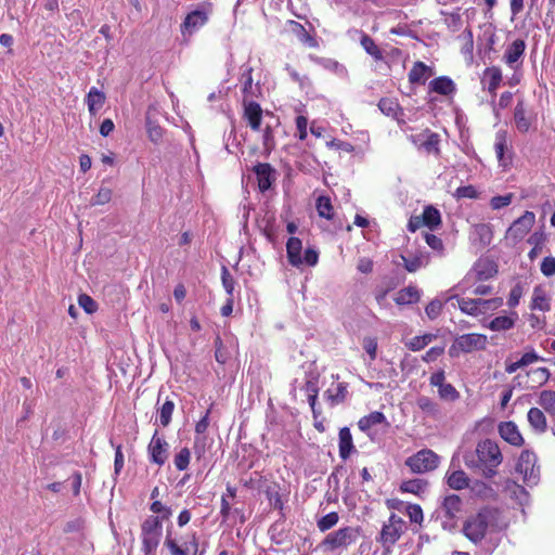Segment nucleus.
<instances>
[{
  "label": "nucleus",
  "mask_w": 555,
  "mask_h": 555,
  "mask_svg": "<svg viewBox=\"0 0 555 555\" xmlns=\"http://www.w3.org/2000/svg\"><path fill=\"white\" fill-rule=\"evenodd\" d=\"M424 237L430 248L437 251L443 250V243L440 237L431 233H425Z\"/></svg>",
  "instance_id": "0e129e2a"
},
{
  "label": "nucleus",
  "mask_w": 555,
  "mask_h": 555,
  "mask_svg": "<svg viewBox=\"0 0 555 555\" xmlns=\"http://www.w3.org/2000/svg\"><path fill=\"white\" fill-rule=\"evenodd\" d=\"M435 338H436V335H434V334H425L422 336H415L406 344V346L413 351H418V350H422L424 347H426Z\"/></svg>",
  "instance_id": "37998d69"
},
{
  "label": "nucleus",
  "mask_w": 555,
  "mask_h": 555,
  "mask_svg": "<svg viewBox=\"0 0 555 555\" xmlns=\"http://www.w3.org/2000/svg\"><path fill=\"white\" fill-rule=\"evenodd\" d=\"M438 392L443 400L455 401L460 398V392L451 384L444 383Z\"/></svg>",
  "instance_id": "09e8293b"
},
{
  "label": "nucleus",
  "mask_w": 555,
  "mask_h": 555,
  "mask_svg": "<svg viewBox=\"0 0 555 555\" xmlns=\"http://www.w3.org/2000/svg\"><path fill=\"white\" fill-rule=\"evenodd\" d=\"M251 73H253V68L248 66L244 69V72L241 75V82L243 86L242 91L244 94L250 93L251 86H253Z\"/></svg>",
  "instance_id": "052dcab7"
},
{
  "label": "nucleus",
  "mask_w": 555,
  "mask_h": 555,
  "mask_svg": "<svg viewBox=\"0 0 555 555\" xmlns=\"http://www.w3.org/2000/svg\"><path fill=\"white\" fill-rule=\"evenodd\" d=\"M538 404L551 416H555V390L541 391Z\"/></svg>",
  "instance_id": "473e14b6"
},
{
  "label": "nucleus",
  "mask_w": 555,
  "mask_h": 555,
  "mask_svg": "<svg viewBox=\"0 0 555 555\" xmlns=\"http://www.w3.org/2000/svg\"><path fill=\"white\" fill-rule=\"evenodd\" d=\"M428 69V66L423 62H416L409 73V81L411 83L424 85L426 81L425 74Z\"/></svg>",
  "instance_id": "e433bc0d"
},
{
  "label": "nucleus",
  "mask_w": 555,
  "mask_h": 555,
  "mask_svg": "<svg viewBox=\"0 0 555 555\" xmlns=\"http://www.w3.org/2000/svg\"><path fill=\"white\" fill-rule=\"evenodd\" d=\"M347 393V385L345 383H340L337 386L336 393L330 395L328 398L331 399L332 403H341L345 401Z\"/></svg>",
  "instance_id": "69168bd1"
},
{
  "label": "nucleus",
  "mask_w": 555,
  "mask_h": 555,
  "mask_svg": "<svg viewBox=\"0 0 555 555\" xmlns=\"http://www.w3.org/2000/svg\"><path fill=\"white\" fill-rule=\"evenodd\" d=\"M421 298L420 291L415 286H408L398 292L395 301L397 305H411Z\"/></svg>",
  "instance_id": "a878e982"
},
{
  "label": "nucleus",
  "mask_w": 555,
  "mask_h": 555,
  "mask_svg": "<svg viewBox=\"0 0 555 555\" xmlns=\"http://www.w3.org/2000/svg\"><path fill=\"white\" fill-rule=\"evenodd\" d=\"M440 457L430 449H422L405 460V465L414 474H424L436 469Z\"/></svg>",
  "instance_id": "20e7f679"
},
{
  "label": "nucleus",
  "mask_w": 555,
  "mask_h": 555,
  "mask_svg": "<svg viewBox=\"0 0 555 555\" xmlns=\"http://www.w3.org/2000/svg\"><path fill=\"white\" fill-rule=\"evenodd\" d=\"M402 530L400 527L384 525L380 531L379 542L387 550L390 548L400 538Z\"/></svg>",
  "instance_id": "aec40b11"
},
{
  "label": "nucleus",
  "mask_w": 555,
  "mask_h": 555,
  "mask_svg": "<svg viewBox=\"0 0 555 555\" xmlns=\"http://www.w3.org/2000/svg\"><path fill=\"white\" fill-rule=\"evenodd\" d=\"M474 241H478L482 247L491 244L493 232L488 223H477L473 231Z\"/></svg>",
  "instance_id": "5701e85b"
},
{
  "label": "nucleus",
  "mask_w": 555,
  "mask_h": 555,
  "mask_svg": "<svg viewBox=\"0 0 555 555\" xmlns=\"http://www.w3.org/2000/svg\"><path fill=\"white\" fill-rule=\"evenodd\" d=\"M429 89L438 94L449 95L455 91V85L449 77L441 76L429 82Z\"/></svg>",
  "instance_id": "412c9836"
},
{
  "label": "nucleus",
  "mask_w": 555,
  "mask_h": 555,
  "mask_svg": "<svg viewBox=\"0 0 555 555\" xmlns=\"http://www.w3.org/2000/svg\"><path fill=\"white\" fill-rule=\"evenodd\" d=\"M208 17L203 11H193L189 13L182 24V31L193 33L207 22Z\"/></svg>",
  "instance_id": "dca6fc26"
},
{
  "label": "nucleus",
  "mask_w": 555,
  "mask_h": 555,
  "mask_svg": "<svg viewBox=\"0 0 555 555\" xmlns=\"http://www.w3.org/2000/svg\"><path fill=\"white\" fill-rule=\"evenodd\" d=\"M501 462L500 448L490 439L480 441L474 452H467L464 455L465 465L476 473H480L485 478H492L496 474L495 468Z\"/></svg>",
  "instance_id": "f257e3e1"
},
{
  "label": "nucleus",
  "mask_w": 555,
  "mask_h": 555,
  "mask_svg": "<svg viewBox=\"0 0 555 555\" xmlns=\"http://www.w3.org/2000/svg\"><path fill=\"white\" fill-rule=\"evenodd\" d=\"M164 545L170 551L171 555H189L188 548L180 545L173 537L172 525L167 526Z\"/></svg>",
  "instance_id": "393cba45"
},
{
  "label": "nucleus",
  "mask_w": 555,
  "mask_h": 555,
  "mask_svg": "<svg viewBox=\"0 0 555 555\" xmlns=\"http://www.w3.org/2000/svg\"><path fill=\"white\" fill-rule=\"evenodd\" d=\"M417 405L422 411L433 415L438 412L437 404L428 397H420L417 399Z\"/></svg>",
  "instance_id": "6e6d98bb"
},
{
  "label": "nucleus",
  "mask_w": 555,
  "mask_h": 555,
  "mask_svg": "<svg viewBox=\"0 0 555 555\" xmlns=\"http://www.w3.org/2000/svg\"><path fill=\"white\" fill-rule=\"evenodd\" d=\"M301 249L302 243L298 237L292 236L288 238L286 243V254L288 262L293 267L298 268L300 264H302Z\"/></svg>",
  "instance_id": "2eb2a0df"
},
{
  "label": "nucleus",
  "mask_w": 555,
  "mask_h": 555,
  "mask_svg": "<svg viewBox=\"0 0 555 555\" xmlns=\"http://www.w3.org/2000/svg\"><path fill=\"white\" fill-rule=\"evenodd\" d=\"M425 137L423 142L420 143V149L425 150L428 154L434 153L436 155L440 154L439 142L440 137L438 133L430 132L429 130L425 131Z\"/></svg>",
  "instance_id": "2f4dec72"
},
{
  "label": "nucleus",
  "mask_w": 555,
  "mask_h": 555,
  "mask_svg": "<svg viewBox=\"0 0 555 555\" xmlns=\"http://www.w3.org/2000/svg\"><path fill=\"white\" fill-rule=\"evenodd\" d=\"M163 534V525L158 517L149 516L141 525L142 551L145 555H156Z\"/></svg>",
  "instance_id": "7ed1b4c3"
},
{
  "label": "nucleus",
  "mask_w": 555,
  "mask_h": 555,
  "mask_svg": "<svg viewBox=\"0 0 555 555\" xmlns=\"http://www.w3.org/2000/svg\"><path fill=\"white\" fill-rule=\"evenodd\" d=\"M111 198H112V190L109 188L102 186V188H100L96 195L91 199V205L92 206L104 205V204L108 203L111 201Z\"/></svg>",
  "instance_id": "3c124183"
},
{
  "label": "nucleus",
  "mask_w": 555,
  "mask_h": 555,
  "mask_svg": "<svg viewBox=\"0 0 555 555\" xmlns=\"http://www.w3.org/2000/svg\"><path fill=\"white\" fill-rule=\"evenodd\" d=\"M338 521V514L336 512H332L323 516L318 521V527L321 531H326L334 527Z\"/></svg>",
  "instance_id": "8fccbe9b"
},
{
  "label": "nucleus",
  "mask_w": 555,
  "mask_h": 555,
  "mask_svg": "<svg viewBox=\"0 0 555 555\" xmlns=\"http://www.w3.org/2000/svg\"><path fill=\"white\" fill-rule=\"evenodd\" d=\"M173 410L175 403L171 400H166L159 409V422L164 427L169 425Z\"/></svg>",
  "instance_id": "49530a36"
},
{
  "label": "nucleus",
  "mask_w": 555,
  "mask_h": 555,
  "mask_svg": "<svg viewBox=\"0 0 555 555\" xmlns=\"http://www.w3.org/2000/svg\"><path fill=\"white\" fill-rule=\"evenodd\" d=\"M528 422L532 429L539 434L545 433L547 429V421L544 412L539 408H531L528 411Z\"/></svg>",
  "instance_id": "a211bd4d"
},
{
  "label": "nucleus",
  "mask_w": 555,
  "mask_h": 555,
  "mask_svg": "<svg viewBox=\"0 0 555 555\" xmlns=\"http://www.w3.org/2000/svg\"><path fill=\"white\" fill-rule=\"evenodd\" d=\"M456 196L459 198H476L477 191L473 185L460 186L456 190Z\"/></svg>",
  "instance_id": "774afa93"
},
{
  "label": "nucleus",
  "mask_w": 555,
  "mask_h": 555,
  "mask_svg": "<svg viewBox=\"0 0 555 555\" xmlns=\"http://www.w3.org/2000/svg\"><path fill=\"white\" fill-rule=\"evenodd\" d=\"M254 172L258 179V186L261 192L268 191L274 181L273 168L270 164L259 163L254 167Z\"/></svg>",
  "instance_id": "f8f14e48"
},
{
  "label": "nucleus",
  "mask_w": 555,
  "mask_h": 555,
  "mask_svg": "<svg viewBox=\"0 0 555 555\" xmlns=\"http://www.w3.org/2000/svg\"><path fill=\"white\" fill-rule=\"evenodd\" d=\"M462 506L463 502L461 498L456 494H450L444 498L441 504V509L447 518L454 519L462 513Z\"/></svg>",
  "instance_id": "4468645a"
},
{
  "label": "nucleus",
  "mask_w": 555,
  "mask_h": 555,
  "mask_svg": "<svg viewBox=\"0 0 555 555\" xmlns=\"http://www.w3.org/2000/svg\"><path fill=\"white\" fill-rule=\"evenodd\" d=\"M514 120L517 129L520 132H527L529 130L531 122L529 118L526 116V109L522 100H519L515 107Z\"/></svg>",
  "instance_id": "cd10ccee"
},
{
  "label": "nucleus",
  "mask_w": 555,
  "mask_h": 555,
  "mask_svg": "<svg viewBox=\"0 0 555 555\" xmlns=\"http://www.w3.org/2000/svg\"><path fill=\"white\" fill-rule=\"evenodd\" d=\"M385 422V415L382 412L374 411L369 415L361 417L358 422V426L360 430L367 431L371 427Z\"/></svg>",
  "instance_id": "c756f323"
},
{
  "label": "nucleus",
  "mask_w": 555,
  "mask_h": 555,
  "mask_svg": "<svg viewBox=\"0 0 555 555\" xmlns=\"http://www.w3.org/2000/svg\"><path fill=\"white\" fill-rule=\"evenodd\" d=\"M442 302L438 299L431 300L425 308V312L430 320H435L442 311Z\"/></svg>",
  "instance_id": "4d7b16f0"
},
{
  "label": "nucleus",
  "mask_w": 555,
  "mask_h": 555,
  "mask_svg": "<svg viewBox=\"0 0 555 555\" xmlns=\"http://www.w3.org/2000/svg\"><path fill=\"white\" fill-rule=\"evenodd\" d=\"M541 272L547 278L555 275V258L554 257L547 256L542 260Z\"/></svg>",
  "instance_id": "680f3d73"
},
{
  "label": "nucleus",
  "mask_w": 555,
  "mask_h": 555,
  "mask_svg": "<svg viewBox=\"0 0 555 555\" xmlns=\"http://www.w3.org/2000/svg\"><path fill=\"white\" fill-rule=\"evenodd\" d=\"M447 482L450 488L462 490L468 486V478L463 470H455L448 476Z\"/></svg>",
  "instance_id": "4c0bfd02"
},
{
  "label": "nucleus",
  "mask_w": 555,
  "mask_h": 555,
  "mask_svg": "<svg viewBox=\"0 0 555 555\" xmlns=\"http://www.w3.org/2000/svg\"><path fill=\"white\" fill-rule=\"evenodd\" d=\"M535 221V215L532 211H525L522 216L516 219L506 231V238H512L514 243L520 242L531 230Z\"/></svg>",
  "instance_id": "0eeeda50"
},
{
  "label": "nucleus",
  "mask_w": 555,
  "mask_h": 555,
  "mask_svg": "<svg viewBox=\"0 0 555 555\" xmlns=\"http://www.w3.org/2000/svg\"><path fill=\"white\" fill-rule=\"evenodd\" d=\"M479 308L482 309L481 313H486L488 310H495L498 309L502 304L503 299L501 297H495L491 299H481L478 298Z\"/></svg>",
  "instance_id": "864d4df0"
},
{
  "label": "nucleus",
  "mask_w": 555,
  "mask_h": 555,
  "mask_svg": "<svg viewBox=\"0 0 555 555\" xmlns=\"http://www.w3.org/2000/svg\"><path fill=\"white\" fill-rule=\"evenodd\" d=\"M550 308L551 307L545 291L541 285L535 286L532 295L531 309L548 311Z\"/></svg>",
  "instance_id": "bb28decb"
},
{
  "label": "nucleus",
  "mask_w": 555,
  "mask_h": 555,
  "mask_svg": "<svg viewBox=\"0 0 555 555\" xmlns=\"http://www.w3.org/2000/svg\"><path fill=\"white\" fill-rule=\"evenodd\" d=\"M547 240V236L543 230L533 232L527 240L528 244L543 249V246Z\"/></svg>",
  "instance_id": "13d9d810"
},
{
  "label": "nucleus",
  "mask_w": 555,
  "mask_h": 555,
  "mask_svg": "<svg viewBox=\"0 0 555 555\" xmlns=\"http://www.w3.org/2000/svg\"><path fill=\"white\" fill-rule=\"evenodd\" d=\"M191 452L188 448H183L175 456V465L178 470H185L190 464Z\"/></svg>",
  "instance_id": "de8ad7c7"
},
{
  "label": "nucleus",
  "mask_w": 555,
  "mask_h": 555,
  "mask_svg": "<svg viewBox=\"0 0 555 555\" xmlns=\"http://www.w3.org/2000/svg\"><path fill=\"white\" fill-rule=\"evenodd\" d=\"M513 194L508 193L506 195H498L491 198L490 205L492 209H501L505 206H508L512 203Z\"/></svg>",
  "instance_id": "bf43d9fd"
},
{
  "label": "nucleus",
  "mask_w": 555,
  "mask_h": 555,
  "mask_svg": "<svg viewBox=\"0 0 555 555\" xmlns=\"http://www.w3.org/2000/svg\"><path fill=\"white\" fill-rule=\"evenodd\" d=\"M400 258L403 261V266L408 272H416L422 267L428 263V256L420 253L412 258H408L404 255H401Z\"/></svg>",
  "instance_id": "c85d7f7f"
},
{
  "label": "nucleus",
  "mask_w": 555,
  "mask_h": 555,
  "mask_svg": "<svg viewBox=\"0 0 555 555\" xmlns=\"http://www.w3.org/2000/svg\"><path fill=\"white\" fill-rule=\"evenodd\" d=\"M499 434L502 439L512 446L520 447L525 442L517 425L512 421L500 423Z\"/></svg>",
  "instance_id": "9d476101"
},
{
  "label": "nucleus",
  "mask_w": 555,
  "mask_h": 555,
  "mask_svg": "<svg viewBox=\"0 0 555 555\" xmlns=\"http://www.w3.org/2000/svg\"><path fill=\"white\" fill-rule=\"evenodd\" d=\"M151 462L158 466H163L169 456V444L158 436V430L154 431L151 442L147 447Z\"/></svg>",
  "instance_id": "6e6552de"
},
{
  "label": "nucleus",
  "mask_w": 555,
  "mask_h": 555,
  "mask_svg": "<svg viewBox=\"0 0 555 555\" xmlns=\"http://www.w3.org/2000/svg\"><path fill=\"white\" fill-rule=\"evenodd\" d=\"M459 308L462 312L469 314V315H477L482 312V309L479 308L478 298L477 299H470V298H457Z\"/></svg>",
  "instance_id": "a19ab883"
},
{
  "label": "nucleus",
  "mask_w": 555,
  "mask_h": 555,
  "mask_svg": "<svg viewBox=\"0 0 555 555\" xmlns=\"http://www.w3.org/2000/svg\"><path fill=\"white\" fill-rule=\"evenodd\" d=\"M221 280L227 294L231 296L233 294L235 282L229 269L225 266H223L221 270Z\"/></svg>",
  "instance_id": "5fc2aeb1"
},
{
  "label": "nucleus",
  "mask_w": 555,
  "mask_h": 555,
  "mask_svg": "<svg viewBox=\"0 0 555 555\" xmlns=\"http://www.w3.org/2000/svg\"><path fill=\"white\" fill-rule=\"evenodd\" d=\"M527 375L531 378V382H532L531 388H534V387H541L544 384H546L547 380L550 379L551 373H550L548 369H546V367H538L535 370L529 371L527 373Z\"/></svg>",
  "instance_id": "c9c22d12"
},
{
  "label": "nucleus",
  "mask_w": 555,
  "mask_h": 555,
  "mask_svg": "<svg viewBox=\"0 0 555 555\" xmlns=\"http://www.w3.org/2000/svg\"><path fill=\"white\" fill-rule=\"evenodd\" d=\"M514 324H515V322L512 318L506 317V315H501V317L494 318L490 322L489 327L492 331H505V330L512 328L514 326Z\"/></svg>",
  "instance_id": "c03bdc74"
},
{
  "label": "nucleus",
  "mask_w": 555,
  "mask_h": 555,
  "mask_svg": "<svg viewBox=\"0 0 555 555\" xmlns=\"http://www.w3.org/2000/svg\"><path fill=\"white\" fill-rule=\"evenodd\" d=\"M422 222L431 231L439 228L441 225V215L439 210L431 205L426 206L422 214Z\"/></svg>",
  "instance_id": "b1692460"
},
{
  "label": "nucleus",
  "mask_w": 555,
  "mask_h": 555,
  "mask_svg": "<svg viewBox=\"0 0 555 555\" xmlns=\"http://www.w3.org/2000/svg\"><path fill=\"white\" fill-rule=\"evenodd\" d=\"M378 108L383 114L386 116L396 117L398 111H400V106L398 102L389 99V98H382L378 102Z\"/></svg>",
  "instance_id": "79ce46f5"
},
{
  "label": "nucleus",
  "mask_w": 555,
  "mask_h": 555,
  "mask_svg": "<svg viewBox=\"0 0 555 555\" xmlns=\"http://www.w3.org/2000/svg\"><path fill=\"white\" fill-rule=\"evenodd\" d=\"M361 46L376 61L384 59V50H382L372 39V37H361Z\"/></svg>",
  "instance_id": "ea45409f"
},
{
  "label": "nucleus",
  "mask_w": 555,
  "mask_h": 555,
  "mask_svg": "<svg viewBox=\"0 0 555 555\" xmlns=\"http://www.w3.org/2000/svg\"><path fill=\"white\" fill-rule=\"evenodd\" d=\"M360 537L359 527H345L331 532L323 540V544L332 550L347 547L357 542Z\"/></svg>",
  "instance_id": "39448f33"
},
{
  "label": "nucleus",
  "mask_w": 555,
  "mask_h": 555,
  "mask_svg": "<svg viewBox=\"0 0 555 555\" xmlns=\"http://www.w3.org/2000/svg\"><path fill=\"white\" fill-rule=\"evenodd\" d=\"M493 519V509L488 507L481 508L464 521L462 531L469 541L477 544L485 539L488 527Z\"/></svg>",
  "instance_id": "f03ea898"
},
{
  "label": "nucleus",
  "mask_w": 555,
  "mask_h": 555,
  "mask_svg": "<svg viewBox=\"0 0 555 555\" xmlns=\"http://www.w3.org/2000/svg\"><path fill=\"white\" fill-rule=\"evenodd\" d=\"M525 51V42L521 39H516L506 50L505 60L507 64H513L518 61Z\"/></svg>",
  "instance_id": "f704fd0d"
},
{
  "label": "nucleus",
  "mask_w": 555,
  "mask_h": 555,
  "mask_svg": "<svg viewBox=\"0 0 555 555\" xmlns=\"http://www.w3.org/2000/svg\"><path fill=\"white\" fill-rule=\"evenodd\" d=\"M486 79H489L488 91L492 94H495V90L502 81V73H501L500 68H498V67L487 68L483 73L482 81H485Z\"/></svg>",
  "instance_id": "72a5a7b5"
},
{
  "label": "nucleus",
  "mask_w": 555,
  "mask_h": 555,
  "mask_svg": "<svg viewBox=\"0 0 555 555\" xmlns=\"http://www.w3.org/2000/svg\"><path fill=\"white\" fill-rule=\"evenodd\" d=\"M106 96L105 94L98 90L95 87H92L87 94V105L91 116H95L99 109H101L105 103Z\"/></svg>",
  "instance_id": "6ab92c4d"
},
{
  "label": "nucleus",
  "mask_w": 555,
  "mask_h": 555,
  "mask_svg": "<svg viewBox=\"0 0 555 555\" xmlns=\"http://www.w3.org/2000/svg\"><path fill=\"white\" fill-rule=\"evenodd\" d=\"M406 512L412 522L421 524L423 521V511L417 504H409Z\"/></svg>",
  "instance_id": "e2e57ef3"
},
{
  "label": "nucleus",
  "mask_w": 555,
  "mask_h": 555,
  "mask_svg": "<svg viewBox=\"0 0 555 555\" xmlns=\"http://www.w3.org/2000/svg\"><path fill=\"white\" fill-rule=\"evenodd\" d=\"M506 149V134L505 132H498L496 134V142H495V153L498 160L502 166L507 165V160L504 156V152Z\"/></svg>",
  "instance_id": "a18cd8bd"
},
{
  "label": "nucleus",
  "mask_w": 555,
  "mask_h": 555,
  "mask_svg": "<svg viewBox=\"0 0 555 555\" xmlns=\"http://www.w3.org/2000/svg\"><path fill=\"white\" fill-rule=\"evenodd\" d=\"M317 210L320 217L327 220L333 219V206L328 196H319L317 199Z\"/></svg>",
  "instance_id": "58836bf2"
},
{
  "label": "nucleus",
  "mask_w": 555,
  "mask_h": 555,
  "mask_svg": "<svg viewBox=\"0 0 555 555\" xmlns=\"http://www.w3.org/2000/svg\"><path fill=\"white\" fill-rule=\"evenodd\" d=\"M427 487H428V481L426 479L416 478V479L403 481L400 486V490L402 492H409V493L420 495L425 492Z\"/></svg>",
  "instance_id": "7c9ffc66"
},
{
  "label": "nucleus",
  "mask_w": 555,
  "mask_h": 555,
  "mask_svg": "<svg viewBox=\"0 0 555 555\" xmlns=\"http://www.w3.org/2000/svg\"><path fill=\"white\" fill-rule=\"evenodd\" d=\"M244 117L247 119L249 127L254 131H258L262 120L261 106L254 101H244Z\"/></svg>",
  "instance_id": "ddd939ff"
},
{
  "label": "nucleus",
  "mask_w": 555,
  "mask_h": 555,
  "mask_svg": "<svg viewBox=\"0 0 555 555\" xmlns=\"http://www.w3.org/2000/svg\"><path fill=\"white\" fill-rule=\"evenodd\" d=\"M475 272L477 281H486L498 273V266L492 260H479L475 264Z\"/></svg>",
  "instance_id": "f3484780"
},
{
  "label": "nucleus",
  "mask_w": 555,
  "mask_h": 555,
  "mask_svg": "<svg viewBox=\"0 0 555 555\" xmlns=\"http://www.w3.org/2000/svg\"><path fill=\"white\" fill-rule=\"evenodd\" d=\"M79 306L89 314L93 313L98 309V304L89 295L81 294L78 297Z\"/></svg>",
  "instance_id": "603ef678"
},
{
  "label": "nucleus",
  "mask_w": 555,
  "mask_h": 555,
  "mask_svg": "<svg viewBox=\"0 0 555 555\" xmlns=\"http://www.w3.org/2000/svg\"><path fill=\"white\" fill-rule=\"evenodd\" d=\"M159 112L154 106H149L145 113V127L152 142L158 144L164 135V129L158 124Z\"/></svg>",
  "instance_id": "1a4fd4ad"
},
{
  "label": "nucleus",
  "mask_w": 555,
  "mask_h": 555,
  "mask_svg": "<svg viewBox=\"0 0 555 555\" xmlns=\"http://www.w3.org/2000/svg\"><path fill=\"white\" fill-rule=\"evenodd\" d=\"M354 449L352 436L348 427H343L339 430V455L343 460H347L352 450Z\"/></svg>",
  "instance_id": "4be33fe9"
},
{
  "label": "nucleus",
  "mask_w": 555,
  "mask_h": 555,
  "mask_svg": "<svg viewBox=\"0 0 555 555\" xmlns=\"http://www.w3.org/2000/svg\"><path fill=\"white\" fill-rule=\"evenodd\" d=\"M537 463V455L530 450H524L520 453L516 464V472L521 474L525 479H530L534 476V468Z\"/></svg>",
  "instance_id": "9b49d317"
},
{
  "label": "nucleus",
  "mask_w": 555,
  "mask_h": 555,
  "mask_svg": "<svg viewBox=\"0 0 555 555\" xmlns=\"http://www.w3.org/2000/svg\"><path fill=\"white\" fill-rule=\"evenodd\" d=\"M522 296V288L519 284H516L512 289H511V293H509V297H508V306L509 307H515L519 304V299L521 298Z\"/></svg>",
  "instance_id": "338daca9"
},
{
  "label": "nucleus",
  "mask_w": 555,
  "mask_h": 555,
  "mask_svg": "<svg viewBox=\"0 0 555 555\" xmlns=\"http://www.w3.org/2000/svg\"><path fill=\"white\" fill-rule=\"evenodd\" d=\"M487 345V336L482 334H464L459 336L451 346L449 353L451 357L456 356L455 350L463 352H472L473 350H483Z\"/></svg>",
  "instance_id": "423d86ee"
}]
</instances>
